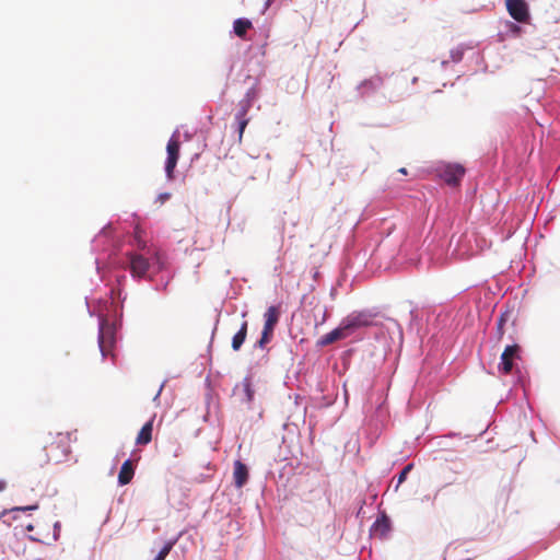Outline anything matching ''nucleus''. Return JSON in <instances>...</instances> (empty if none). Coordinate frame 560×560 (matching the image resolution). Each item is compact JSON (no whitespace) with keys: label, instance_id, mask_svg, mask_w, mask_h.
<instances>
[{"label":"nucleus","instance_id":"1","mask_svg":"<svg viewBox=\"0 0 560 560\" xmlns=\"http://www.w3.org/2000/svg\"><path fill=\"white\" fill-rule=\"evenodd\" d=\"M147 256L137 252H129L126 254L129 261V270L133 278H147L150 268H156L160 271L163 268V258L161 253L156 249H148Z\"/></svg>","mask_w":560,"mask_h":560},{"label":"nucleus","instance_id":"2","mask_svg":"<svg viewBox=\"0 0 560 560\" xmlns=\"http://www.w3.org/2000/svg\"><path fill=\"white\" fill-rule=\"evenodd\" d=\"M258 97V89L257 86H252L245 93L243 100L240 101L237 112L235 114V120L237 122V131H238V141H242L243 133L245 131L246 126L249 122V118L247 117V113L250 109L254 101Z\"/></svg>","mask_w":560,"mask_h":560},{"label":"nucleus","instance_id":"3","mask_svg":"<svg viewBox=\"0 0 560 560\" xmlns=\"http://www.w3.org/2000/svg\"><path fill=\"white\" fill-rule=\"evenodd\" d=\"M376 314L371 311H355L346 316L341 323L351 336L355 330L375 325Z\"/></svg>","mask_w":560,"mask_h":560},{"label":"nucleus","instance_id":"4","mask_svg":"<svg viewBox=\"0 0 560 560\" xmlns=\"http://www.w3.org/2000/svg\"><path fill=\"white\" fill-rule=\"evenodd\" d=\"M180 142L176 135H173L167 142L166 152L167 158L165 161V173L167 179H174V171L179 159Z\"/></svg>","mask_w":560,"mask_h":560},{"label":"nucleus","instance_id":"5","mask_svg":"<svg viewBox=\"0 0 560 560\" xmlns=\"http://www.w3.org/2000/svg\"><path fill=\"white\" fill-rule=\"evenodd\" d=\"M98 345L103 357L109 354L115 345L114 327L105 319L100 323Z\"/></svg>","mask_w":560,"mask_h":560},{"label":"nucleus","instance_id":"6","mask_svg":"<svg viewBox=\"0 0 560 560\" xmlns=\"http://www.w3.org/2000/svg\"><path fill=\"white\" fill-rule=\"evenodd\" d=\"M521 347L518 345L506 346L503 350L498 370L502 374H510L514 366V361L521 359Z\"/></svg>","mask_w":560,"mask_h":560},{"label":"nucleus","instance_id":"7","mask_svg":"<svg viewBox=\"0 0 560 560\" xmlns=\"http://www.w3.org/2000/svg\"><path fill=\"white\" fill-rule=\"evenodd\" d=\"M509 14L518 23H527L529 20L528 5L524 0H505Z\"/></svg>","mask_w":560,"mask_h":560},{"label":"nucleus","instance_id":"8","mask_svg":"<svg viewBox=\"0 0 560 560\" xmlns=\"http://www.w3.org/2000/svg\"><path fill=\"white\" fill-rule=\"evenodd\" d=\"M440 177L447 185H458L465 175V168L460 164H446L440 170Z\"/></svg>","mask_w":560,"mask_h":560},{"label":"nucleus","instance_id":"9","mask_svg":"<svg viewBox=\"0 0 560 560\" xmlns=\"http://www.w3.org/2000/svg\"><path fill=\"white\" fill-rule=\"evenodd\" d=\"M348 337H349V335H348L347 330L345 329L342 323H340L339 327H337L336 329L331 330L330 332L322 336L317 340V346L326 347L328 345H331L341 339H346Z\"/></svg>","mask_w":560,"mask_h":560},{"label":"nucleus","instance_id":"10","mask_svg":"<svg viewBox=\"0 0 560 560\" xmlns=\"http://www.w3.org/2000/svg\"><path fill=\"white\" fill-rule=\"evenodd\" d=\"M234 485L236 488H242L248 480V469L247 466L241 460H236L234 463V471H233Z\"/></svg>","mask_w":560,"mask_h":560},{"label":"nucleus","instance_id":"11","mask_svg":"<svg viewBox=\"0 0 560 560\" xmlns=\"http://www.w3.org/2000/svg\"><path fill=\"white\" fill-rule=\"evenodd\" d=\"M135 476V468L131 459H127L122 463L119 474H118V483L120 486H126L131 482Z\"/></svg>","mask_w":560,"mask_h":560},{"label":"nucleus","instance_id":"12","mask_svg":"<svg viewBox=\"0 0 560 560\" xmlns=\"http://www.w3.org/2000/svg\"><path fill=\"white\" fill-rule=\"evenodd\" d=\"M153 421L154 417H152V419L144 423L143 427L140 429L136 438L137 445H147L152 441Z\"/></svg>","mask_w":560,"mask_h":560},{"label":"nucleus","instance_id":"13","mask_svg":"<svg viewBox=\"0 0 560 560\" xmlns=\"http://www.w3.org/2000/svg\"><path fill=\"white\" fill-rule=\"evenodd\" d=\"M265 325L264 328L268 330H273L280 317V310L278 306H270L266 311L265 315Z\"/></svg>","mask_w":560,"mask_h":560},{"label":"nucleus","instance_id":"14","mask_svg":"<svg viewBox=\"0 0 560 560\" xmlns=\"http://www.w3.org/2000/svg\"><path fill=\"white\" fill-rule=\"evenodd\" d=\"M247 322H243L240 330L232 338V349L238 351L244 343L247 336Z\"/></svg>","mask_w":560,"mask_h":560},{"label":"nucleus","instance_id":"15","mask_svg":"<svg viewBox=\"0 0 560 560\" xmlns=\"http://www.w3.org/2000/svg\"><path fill=\"white\" fill-rule=\"evenodd\" d=\"M253 27V24L247 19H237L233 23V30L236 36L243 38L247 31Z\"/></svg>","mask_w":560,"mask_h":560},{"label":"nucleus","instance_id":"16","mask_svg":"<svg viewBox=\"0 0 560 560\" xmlns=\"http://www.w3.org/2000/svg\"><path fill=\"white\" fill-rule=\"evenodd\" d=\"M373 528L375 534H378L381 537H385L389 532V521L386 516L377 518L373 525Z\"/></svg>","mask_w":560,"mask_h":560},{"label":"nucleus","instance_id":"17","mask_svg":"<svg viewBox=\"0 0 560 560\" xmlns=\"http://www.w3.org/2000/svg\"><path fill=\"white\" fill-rule=\"evenodd\" d=\"M273 335V330H268L266 328L262 329L260 339L256 342V347L265 348V346L270 342Z\"/></svg>","mask_w":560,"mask_h":560},{"label":"nucleus","instance_id":"18","mask_svg":"<svg viewBox=\"0 0 560 560\" xmlns=\"http://www.w3.org/2000/svg\"><path fill=\"white\" fill-rule=\"evenodd\" d=\"M508 320V314H502L500 316V318L498 319L497 322V334H498V339L501 340L503 335H504V324L505 322Z\"/></svg>","mask_w":560,"mask_h":560},{"label":"nucleus","instance_id":"19","mask_svg":"<svg viewBox=\"0 0 560 560\" xmlns=\"http://www.w3.org/2000/svg\"><path fill=\"white\" fill-rule=\"evenodd\" d=\"M246 399L248 402L253 401L254 399V389L252 388V383L249 378H245L243 382Z\"/></svg>","mask_w":560,"mask_h":560},{"label":"nucleus","instance_id":"20","mask_svg":"<svg viewBox=\"0 0 560 560\" xmlns=\"http://www.w3.org/2000/svg\"><path fill=\"white\" fill-rule=\"evenodd\" d=\"M175 542H176V540L167 541L158 555L162 556V558L165 560V558L167 557V555L171 552L172 548L174 547Z\"/></svg>","mask_w":560,"mask_h":560},{"label":"nucleus","instance_id":"21","mask_svg":"<svg viewBox=\"0 0 560 560\" xmlns=\"http://www.w3.org/2000/svg\"><path fill=\"white\" fill-rule=\"evenodd\" d=\"M52 445L54 444H50L49 448H51ZM44 451H45L44 455L40 456L39 459H38V466L39 467H43V466H45L46 464H48L50 462V455H49V452H48V447L46 446Z\"/></svg>","mask_w":560,"mask_h":560},{"label":"nucleus","instance_id":"22","mask_svg":"<svg viewBox=\"0 0 560 560\" xmlns=\"http://www.w3.org/2000/svg\"><path fill=\"white\" fill-rule=\"evenodd\" d=\"M411 468H412L411 465H407L402 468V470L398 475V485L402 483L406 480Z\"/></svg>","mask_w":560,"mask_h":560},{"label":"nucleus","instance_id":"23","mask_svg":"<svg viewBox=\"0 0 560 560\" xmlns=\"http://www.w3.org/2000/svg\"><path fill=\"white\" fill-rule=\"evenodd\" d=\"M171 198L170 192H162L158 196L156 201L160 202V205H163L165 201H167Z\"/></svg>","mask_w":560,"mask_h":560},{"label":"nucleus","instance_id":"24","mask_svg":"<svg viewBox=\"0 0 560 560\" xmlns=\"http://www.w3.org/2000/svg\"><path fill=\"white\" fill-rule=\"evenodd\" d=\"M137 246H138V248H139V249H141V250H145V253L148 252V249H150V248L147 246L145 242L141 241L140 238H139V240H138V242H137Z\"/></svg>","mask_w":560,"mask_h":560},{"label":"nucleus","instance_id":"25","mask_svg":"<svg viewBox=\"0 0 560 560\" xmlns=\"http://www.w3.org/2000/svg\"><path fill=\"white\" fill-rule=\"evenodd\" d=\"M37 509L36 505H33V506H26V508H18L16 510H21V511H26V510H35Z\"/></svg>","mask_w":560,"mask_h":560},{"label":"nucleus","instance_id":"26","mask_svg":"<svg viewBox=\"0 0 560 560\" xmlns=\"http://www.w3.org/2000/svg\"><path fill=\"white\" fill-rule=\"evenodd\" d=\"M7 487V482L4 480H0V492L3 491Z\"/></svg>","mask_w":560,"mask_h":560},{"label":"nucleus","instance_id":"27","mask_svg":"<svg viewBox=\"0 0 560 560\" xmlns=\"http://www.w3.org/2000/svg\"><path fill=\"white\" fill-rule=\"evenodd\" d=\"M511 28L513 32H520V26L515 25V24H511Z\"/></svg>","mask_w":560,"mask_h":560},{"label":"nucleus","instance_id":"28","mask_svg":"<svg viewBox=\"0 0 560 560\" xmlns=\"http://www.w3.org/2000/svg\"><path fill=\"white\" fill-rule=\"evenodd\" d=\"M399 173L406 175L407 174V170L405 167H401V168H399Z\"/></svg>","mask_w":560,"mask_h":560},{"label":"nucleus","instance_id":"29","mask_svg":"<svg viewBox=\"0 0 560 560\" xmlns=\"http://www.w3.org/2000/svg\"><path fill=\"white\" fill-rule=\"evenodd\" d=\"M161 392H162V386L160 387L159 392L156 393L155 398H158L160 396Z\"/></svg>","mask_w":560,"mask_h":560},{"label":"nucleus","instance_id":"30","mask_svg":"<svg viewBox=\"0 0 560 560\" xmlns=\"http://www.w3.org/2000/svg\"><path fill=\"white\" fill-rule=\"evenodd\" d=\"M154 560H164V559L162 558V556L158 555Z\"/></svg>","mask_w":560,"mask_h":560},{"label":"nucleus","instance_id":"31","mask_svg":"<svg viewBox=\"0 0 560 560\" xmlns=\"http://www.w3.org/2000/svg\"><path fill=\"white\" fill-rule=\"evenodd\" d=\"M401 21H402V22H406V21H407V18H406V16H404V15H401Z\"/></svg>","mask_w":560,"mask_h":560}]
</instances>
